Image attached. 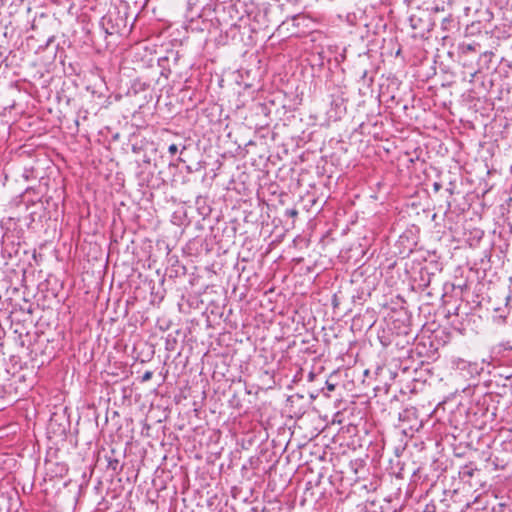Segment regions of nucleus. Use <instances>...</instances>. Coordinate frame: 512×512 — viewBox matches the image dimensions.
I'll return each instance as SVG.
<instances>
[{"label":"nucleus","instance_id":"f257e3e1","mask_svg":"<svg viewBox=\"0 0 512 512\" xmlns=\"http://www.w3.org/2000/svg\"><path fill=\"white\" fill-rule=\"evenodd\" d=\"M168 151L171 155H175L178 151V147L176 144H171L169 147H168Z\"/></svg>","mask_w":512,"mask_h":512},{"label":"nucleus","instance_id":"f03ea898","mask_svg":"<svg viewBox=\"0 0 512 512\" xmlns=\"http://www.w3.org/2000/svg\"><path fill=\"white\" fill-rule=\"evenodd\" d=\"M151 377H152V372L147 371V372H145V374L143 375V380H144V381H147V380H149Z\"/></svg>","mask_w":512,"mask_h":512},{"label":"nucleus","instance_id":"7ed1b4c3","mask_svg":"<svg viewBox=\"0 0 512 512\" xmlns=\"http://www.w3.org/2000/svg\"><path fill=\"white\" fill-rule=\"evenodd\" d=\"M287 214H289L290 216L294 217V216H296L298 213H297V211H296V210H294V209H293V210H288V211H287Z\"/></svg>","mask_w":512,"mask_h":512}]
</instances>
